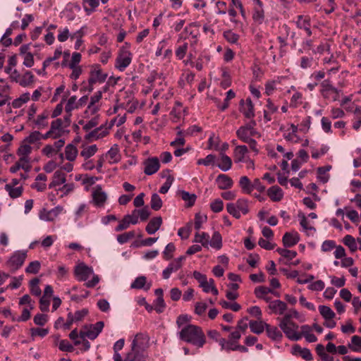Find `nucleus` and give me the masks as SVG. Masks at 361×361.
I'll return each instance as SVG.
<instances>
[{"label": "nucleus", "mask_w": 361, "mask_h": 361, "mask_svg": "<svg viewBox=\"0 0 361 361\" xmlns=\"http://www.w3.org/2000/svg\"><path fill=\"white\" fill-rule=\"evenodd\" d=\"M179 338L197 348H202L206 343V337L202 329L193 324L183 326L179 332Z\"/></svg>", "instance_id": "f257e3e1"}, {"label": "nucleus", "mask_w": 361, "mask_h": 361, "mask_svg": "<svg viewBox=\"0 0 361 361\" xmlns=\"http://www.w3.org/2000/svg\"><path fill=\"white\" fill-rule=\"evenodd\" d=\"M108 75L103 73L99 65L96 64L92 66L90 72V78L88 79V87L87 88L88 92L93 90V85L95 83L104 82Z\"/></svg>", "instance_id": "f03ea898"}, {"label": "nucleus", "mask_w": 361, "mask_h": 361, "mask_svg": "<svg viewBox=\"0 0 361 361\" xmlns=\"http://www.w3.org/2000/svg\"><path fill=\"white\" fill-rule=\"evenodd\" d=\"M281 319L279 326L288 338L293 341L301 339V335L297 331L298 326L293 322H288V318Z\"/></svg>", "instance_id": "7ed1b4c3"}, {"label": "nucleus", "mask_w": 361, "mask_h": 361, "mask_svg": "<svg viewBox=\"0 0 361 361\" xmlns=\"http://www.w3.org/2000/svg\"><path fill=\"white\" fill-rule=\"evenodd\" d=\"M104 324L103 322H97L94 324L85 325L80 331L81 338H88L89 339H95L102 332Z\"/></svg>", "instance_id": "20e7f679"}, {"label": "nucleus", "mask_w": 361, "mask_h": 361, "mask_svg": "<svg viewBox=\"0 0 361 361\" xmlns=\"http://www.w3.org/2000/svg\"><path fill=\"white\" fill-rule=\"evenodd\" d=\"M320 92L324 99L331 101H337L339 98V90L334 87L328 80L321 83Z\"/></svg>", "instance_id": "39448f33"}, {"label": "nucleus", "mask_w": 361, "mask_h": 361, "mask_svg": "<svg viewBox=\"0 0 361 361\" xmlns=\"http://www.w3.org/2000/svg\"><path fill=\"white\" fill-rule=\"evenodd\" d=\"M27 257V251L18 250L8 260L6 264L12 272L16 271L23 264Z\"/></svg>", "instance_id": "423d86ee"}, {"label": "nucleus", "mask_w": 361, "mask_h": 361, "mask_svg": "<svg viewBox=\"0 0 361 361\" xmlns=\"http://www.w3.org/2000/svg\"><path fill=\"white\" fill-rule=\"evenodd\" d=\"M131 53L126 48H122L116 59V68L120 71H124L131 63Z\"/></svg>", "instance_id": "0eeeda50"}, {"label": "nucleus", "mask_w": 361, "mask_h": 361, "mask_svg": "<svg viewBox=\"0 0 361 361\" xmlns=\"http://www.w3.org/2000/svg\"><path fill=\"white\" fill-rule=\"evenodd\" d=\"M149 336L146 334L140 333L135 335L133 340L131 347L142 353H146V350L149 347Z\"/></svg>", "instance_id": "6e6552de"}, {"label": "nucleus", "mask_w": 361, "mask_h": 361, "mask_svg": "<svg viewBox=\"0 0 361 361\" xmlns=\"http://www.w3.org/2000/svg\"><path fill=\"white\" fill-rule=\"evenodd\" d=\"M63 210L62 206H56L51 210L42 209L39 212V217L45 221H53Z\"/></svg>", "instance_id": "1a4fd4ad"}, {"label": "nucleus", "mask_w": 361, "mask_h": 361, "mask_svg": "<svg viewBox=\"0 0 361 361\" xmlns=\"http://www.w3.org/2000/svg\"><path fill=\"white\" fill-rule=\"evenodd\" d=\"M74 273L79 281H85L93 274V269L84 263H80L75 267Z\"/></svg>", "instance_id": "9d476101"}, {"label": "nucleus", "mask_w": 361, "mask_h": 361, "mask_svg": "<svg viewBox=\"0 0 361 361\" xmlns=\"http://www.w3.org/2000/svg\"><path fill=\"white\" fill-rule=\"evenodd\" d=\"M240 111L247 118H252L255 116L254 105L250 98H247L245 101L240 100Z\"/></svg>", "instance_id": "9b49d317"}, {"label": "nucleus", "mask_w": 361, "mask_h": 361, "mask_svg": "<svg viewBox=\"0 0 361 361\" xmlns=\"http://www.w3.org/2000/svg\"><path fill=\"white\" fill-rule=\"evenodd\" d=\"M92 198L95 205L102 207L105 203L107 195L100 185H97L92 192Z\"/></svg>", "instance_id": "f8f14e48"}, {"label": "nucleus", "mask_w": 361, "mask_h": 361, "mask_svg": "<svg viewBox=\"0 0 361 361\" xmlns=\"http://www.w3.org/2000/svg\"><path fill=\"white\" fill-rule=\"evenodd\" d=\"M159 161L157 157L148 159L145 162L144 172L147 175H152L159 170Z\"/></svg>", "instance_id": "ddd939ff"}, {"label": "nucleus", "mask_w": 361, "mask_h": 361, "mask_svg": "<svg viewBox=\"0 0 361 361\" xmlns=\"http://www.w3.org/2000/svg\"><path fill=\"white\" fill-rule=\"evenodd\" d=\"M256 126V121L251 120L246 125L241 126L237 131L236 135L242 141L250 137L249 133H250L252 127Z\"/></svg>", "instance_id": "4468645a"}, {"label": "nucleus", "mask_w": 361, "mask_h": 361, "mask_svg": "<svg viewBox=\"0 0 361 361\" xmlns=\"http://www.w3.org/2000/svg\"><path fill=\"white\" fill-rule=\"evenodd\" d=\"M300 240L299 234L295 232L286 233L283 236V243L286 247H291Z\"/></svg>", "instance_id": "2eb2a0df"}, {"label": "nucleus", "mask_w": 361, "mask_h": 361, "mask_svg": "<svg viewBox=\"0 0 361 361\" xmlns=\"http://www.w3.org/2000/svg\"><path fill=\"white\" fill-rule=\"evenodd\" d=\"M218 188L221 190H227L233 185V180L226 174H219L216 179Z\"/></svg>", "instance_id": "dca6fc26"}, {"label": "nucleus", "mask_w": 361, "mask_h": 361, "mask_svg": "<svg viewBox=\"0 0 361 361\" xmlns=\"http://www.w3.org/2000/svg\"><path fill=\"white\" fill-rule=\"evenodd\" d=\"M147 356L146 353H142L131 348L130 351L125 357V361H146Z\"/></svg>", "instance_id": "f3484780"}, {"label": "nucleus", "mask_w": 361, "mask_h": 361, "mask_svg": "<svg viewBox=\"0 0 361 361\" xmlns=\"http://www.w3.org/2000/svg\"><path fill=\"white\" fill-rule=\"evenodd\" d=\"M268 307L273 313L279 315L283 314L285 311L287 310V305L280 300H276L270 302Z\"/></svg>", "instance_id": "a211bd4d"}, {"label": "nucleus", "mask_w": 361, "mask_h": 361, "mask_svg": "<svg viewBox=\"0 0 361 361\" xmlns=\"http://www.w3.org/2000/svg\"><path fill=\"white\" fill-rule=\"evenodd\" d=\"M161 224L162 218L161 216L154 217L149 221L145 230L148 234L152 235L160 228Z\"/></svg>", "instance_id": "6ab92c4d"}, {"label": "nucleus", "mask_w": 361, "mask_h": 361, "mask_svg": "<svg viewBox=\"0 0 361 361\" xmlns=\"http://www.w3.org/2000/svg\"><path fill=\"white\" fill-rule=\"evenodd\" d=\"M105 156L109 159V162L110 164H115L118 162L121 159V155L119 154V149L118 145H113L106 152Z\"/></svg>", "instance_id": "aec40b11"}, {"label": "nucleus", "mask_w": 361, "mask_h": 361, "mask_svg": "<svg viewBox=\"0 0 361 361\" xmlns=\"http://www.w3.org/2000/svg\"><path fill=\"white\" fill-rule=\"evenodd\" d=\"M292 353L295 355H299L306 360H312V355L310 350L307 348H302L298 345L293 346Z\"/></svg>", "instance_id": "412c9836"}, {"label": "nucleus", "mask_w": 361, "mask_h": 361, "mask_svg": "<svg viewBox=\"0 0 361 361\" xmlns=\"http://www.w3.org/2000/svg\"><path fill=\"white\" fill-rule=\"evenodd\" d=\"M82 7L87 16H90L96 11L99 6V0H82Z\"/></svg>", "instance_id": "4be33fe9"}, {"label": "nucleus", "mask_w": 361, "mask_h": 361, "mask_svg": "<svg viewBox=\"0 0 361 361\" xmlns=\"http://www.w3.org/2000/svg\"><path fill=\"white\" fill-rule=\"evenodd\" d=\"M267 195L271 200L279 202L283 198V193L281 188L274 185L268 190Z\"/></svg>", "instance_id": "5701e85b"}, {"label": "nucleus", "mask_w": 361, "mask_h": 361, "mask_svg": "<svg viewBox=\"0 0 361 361\" xmlns=\"http://www.w3.org/2000/svg\"><path fill=\"white\" fill-rule=\"evenodd\" d=\"M248 149L245 145H238L234 150V160L235 162H242L245 161V154Z\"/></svg>", "instance_id": "b1692460"}, {"label": "nucleus", "mask_w": 361, "mask_h": 361, "mask_svg": "<svg viewBox=\"0 0 361 361\" xmlns=\"http://www.w3.org/2000/svg\"><path fill=\"white\" fill-rule=\"evenodd\" d=\"M107 134L108 130L106 129L102 130L101 128H98L87 134L85 135V139L89 141H92L94 140H97L104 137Z\"/></svg>", "instance_id": "393cba45"}, {"label": "nucleus", "mask_w": 361, "mask_h": 361, "mask_svg": "<svg viewBox=\"0 0 361 361\" xmlns=\"http://www.w3.org/2000/svg\"><path fill=\"white\" fill-rule=\"evenodd\" d=\"M221 161L217 166L223 171H227L231 169L232 160L225 153H220Z\"/></svg>", "instance_id": "a878e982"}, {"label": "nucleus", "mask_w": 361, "mask_h": 361, "mask_svg": "<svg viewBox=\"0 0 361 361\" xmlns=\"http://www.w3.org/2000/svg\"><path fill=\"white\" fill-rule=\"evenodd\" d=\"M267 324L262 321H250V328L252 332L257 334H262L267 328Z\"/></svg>", "instance_id": "bb28decb"}, {"label": "nucleus", "mask_w": 361, "mask_h": 361, "mask_svg": "<svg viewBox=\"0 0 361 361\" xmlns=\"http://www.w3.org/2000/svg\"><path fill=\"white\" fill-rule=\"evenodd\" d=\"M66 182V174L61 171H56L53 176V180L49 184V188L60 185Z\"/></svg>", "instance_id": "cd10ccee"}, {"label": "nucleus", "mask_w": 361, "mask_h": 361, "mask_svg": "<svg viewBox=\"0 0 361 361\" xmlns=\"http://www.w3.org/2000/svg\"><path fill=\"white\" fill-rule=\"evenodd\" d=\"M78 153L76 147L72 144H68L65 148V157L69 161H74L77 157Z\"/></svg>", "instance_id": "c85d7f7f"}, {"label": "nucleus", "mask_w": 361, "mask_h": 361, "mask_svg": "<svg viewBox=\"0 0 361 361\" xmlns=\"http://www.w3.org/2000/svg\"><path fill=\"white\" fill-rule=\"evenodd\" d=\"M296 24L299 28L304 29L306 31L308 36H310L312 35L309 19H307V18H303L302 16H299L298 17Z\"/></svg>", "instance_id": "c756f323"}, {"label": "nucleus", "mask_w": 361, "mask_h": 361, "mask_svg": "<svg viewBox=\"0 0 361 361\" xmlns=\"http://www.w3.org/2000/svg\"><path fill=\"white\" fill-rule=\"evenodd\" d=\"M5 190L8 192L9 196L13 198H18L21 196L23 188V186L13 187L9 185H5Z\"/></svg>", "instance_id": "7c9ffc66"}, {"label": "nucleus", "mask_w": 361, "mask_h": 361, "mask_svg": "<svg viewBox=\"0 0 361 361\" xmlns=\"http://www.w3.org/2000/svg\"><path fill=\"white\" fill-rule=\"evenodd\" d=\"M209 238V235L207 233L197 232L195 235V238L193 241L195 243H201L202 245L204 247H208Z\"/></svg>", "instance_id": "2f4dec72"}, {"label": "nucleus", "mask_w": 361, "mask_h": 361, "mask_svg": "<svg viewBox=\"0 0 361 361\" xmlns=\"http://www.w3.org/2000/svg\"><path fill=\"white\" fill-rule=\"evenodd\" d=\"M34 82V75L30 71H26L20 78L18 82L22 87H27Z\"/></svg>", "instance_id": "473e14b6"}, {"label": "nucleus", "mask_w": 361, "mask_h": 361, "mask_svg": "<svg viewBox=\"0 0 361 361\" xmlns=\"http://www.w3.org/2000/svg\"><path fill=\"white\" fill-rule=\"evenodd\" d=\"M266 330L268 336L273 340H280L282 338L281 332L276 326L267 324Z\"/></svg>", "instance_id": "72a5a7b5"}, {"label": "nucleus", "mask_w": 361, "mask_h": 361, "mask_svg": "<svg viewBox=\"0 0 361 361\" xmlns=\"http://www.w3.org/2000/svg\"><path fill=\"white\" fill-rule=\"evenodd\" d=\"M179 269H180V265L178 264L176 262H171L169 266L163 271L162 276L164 279H168L171 273L177 271Z\"/></svg>", "instance_id": "f704fd0d"}, {"label": "nucleus", "mask_w": 361, "mask_h": 361, "mask_svg": "<svg viewBox=\"0 0 361 361\" xmlns=\"http://www.w3.org/2000/svg\"><path fill=\"white\" fill-rule=\"evenodd\" d=\"M343 243L345 245L348 247L352 252H354L357 250L356 240L350 235H346L343 239Z\"/></svg>", "instance_id": "c9c22d12"}, {"label": "nucleus", "mask_w": 361, "mask_h": 361, "mask_svg": "<svg viewBox=\"0 0 361 361\" xmlns=\"http://www.w3.org/2000/svg\"><path fill=\"white\" fill-rule=\"evenodd\" d=\"M316 352L323 361H334V357L326 352L325 347L322 344L317 345Z\"/></svg>", "instance_id": "e433bc0d"}, {"label": "nucleus", "mask_w": 361, "mask_h": 361, "mask_svg": "<svg viewBox=\"0 0 361 361\" xmlns=\"http://www.w3.org/2000/svg\"><path fill=\"white\" fill-rule=\"evenodd\" d=\"M239 185L245 192L250 193L252 191V183L247 176H242L240 178Z\"/></svg>", "instance_id": "4c0bfd02"}, {"label": "nucleus", "mask_w": 361, "mask_h": 361, "mask_svg": "<svg viewBox=\"0 0 361 361\" xmlns=\"http://www.w3.org/2000/svg\"><path fill=\"white\" fill-rule=\"evenodd\" d=\"M319 310L324 319H333L336 316L334 312L328 306L320 305L319 306Z\"/></svg>", "instance_id": "58836bf2"}, {"label": "nucleus", "mask_w": 361, "mask_h": 361, "mask_svg": "<svg viewBox=\"0 0 361 361\" xmlns=\"http://www.w3.org/2000/svg\"><path fill=\"white\" fill-rule=\"evenodd\" d=\"M209 244L212 247L217 250H219L222 247V238L218 231L214 233L211 241H209Z\"/></svg>", "instance_id": "ea45409f"}, {"label": "nucleus", "mask_w": 361, "mask_h": 361, "mask_svg": "<svg viewBox=\"0 0 361 361\" xmlns=\"http://www.w3.org/2000/svg\"><path fill=\"white\" fill-rule=\"evenodd\" d=\"M348 348L354 352H361V337L353 336L351 338V343L348 344Z\"/></svg>", "instance_id": "a19ab883"}, {"label": "nucleus", "mask_w": 361, "mask_h": 361, "mask_svg": "<svg viewBox=\"0 0 361 361\" xmlns=\"http://www.w3.org/2000/svg\"><path fill=\"white\" fill-rule=\"evenodd\" d=\"M181 198L187 202L188 207H191L195 204L196 200V195L195 194H191L186 191H180V192Z\"/></svg>", "instance_id": "79ce46f5"}, {"label": "nucleus", "mask_w": 361, "mask_h": 361, "mask_svg": "<svg viewBox=\"0 0 361 361\" xmlns=\"http://www.w3.org/2000/svg\"><path fill=\"white\" fill-rule=\"evenodd\" d=\"M48 118L47 113H43L39 115L37 119L35 121V125L37 126L39 129H44L48 126V122L47 119Z\"/></svg>", "instance_id": "37998d69"}, {"label": "nucleus", "mask_w": 361, "mask_h": 361, "mask_svg": "<svg viewBox=\"0 0 361 361\" xmlns=\"http://www.w3.org/2000/svg\"><path fill=\"white\" fill-rule=\"evenodd\" d=\"M39 280L37 278H34L30 281V293L36 296H39L41 295V289L39 287Z\"/></svg>", "instance_id": "c03bdc74"}, {"label": "nucleus", "mask_w": 361, "mask_h": 361, "mask_svg": "<svg viewBox=\"0 0 361 361\" xmlns=\"http://www.w3.org/2000/svg\"><path fill=\"white\" fill-rule=\"evenodd\" d=\"M97 152V147L96 145H92L86 147L80 152V155L85 159H88L92 157Z\"/></svg>", "instance_id": "a18cd8bd"}, {"label": "nucleus", "mask_w": 361, "mask_h": 361, "mask_svg": "<svg viewBox=\"0 0 361 361\" xmlns=\"http://www.w3.org/2000/svg\"><path fill=\"white\" fill-rule=\"evenodd\" d=\"M150 206L154 211H158L162 207V200L157 193H154L151 197Z\"/></svg>", "instance_id": "49530a36"}, {"label": "nucleus", "mask_w": 361, "mask_h": 361, "mask_svg": "<svg viewBox=\"0 0 361 361\" xmlns=\"http://www.w3.org/2000/svg\"><path fill=\"white\" fill-rule=\"evenodd\" d=\"M32 152V147L30 146L29 143L25 142V141L23 140L22 142L21 145L18 149L17 154L18 156H24V157H29V154Z\"/></svg>", "instance_id": "de8ad7c7"}, {"label": "nucleus", "mask_w": 361, "mask_h": 361, "mask_svg": "<svg viewBox=\"0 0 361 361\" xmlns=\"http://www.w3.org/2000/svg\"><path fill=\"white\" fill-rule=\"evenodd\" d=\"M65 128L63 123L61 119L58 118L52 121L50 129L53 130L55 134H59V137L61 135L62 129Z\"/></svg>", "instance_id": "09e8293b"}, {"label": "nucleus", "mask_w": 361, "mask_h": 361, "mask_svg": "<svg viewBox=\"0 0 361 361\" xmlns=\"http://www.w3.org/2000/svg\"><path fill=\"white\" fill-rule=\"evenodd\" d=\"M276 252L283 257L288 260H291L295 258L297 255V252L294 250H290L284 248H278Z\"/></svg>", "instance_id": "8fccbe9b"}, {"label": "nucleus", "mask_w": 361, "mask_h": 361, "mask_svg": "<svg viewBox=\"0 0 361 361\" xmlns=\"http://www.w3.org/2000/svg\"><path fill=\"white\" fill-rule=\"evenodd\" d=\"M331 169V166L327 167H319L317 169L318 179L323 183H326L329 180V176L326 173Z\"/></svg>", "instance_id": "3c124183"}, {"label": "nucleus", "mask_w": 361, "mask_h": 361, "mask_svg": "<svg viewBox=\"0 0 361 361\" xmlns=\"http://www.w3.org/2000/svg\"><path fill=\"white\" fill-rule=\"evenodd\" d=\"M252 18L256 23H257L259 24L262 23L264 18V10H263L262 6V7L258 6L255 8Z\"/></svg>", "instance_id": "603ef678"}, {"label": "nucleus", "mask_w": 361, "mask_h": 361, "mask_svg": "<svg viewBox=\"0 0 361 361\" xmlns=\"http://www.w3.org/2000/svg\"><path fill=\"white\" fill-rule=\"evenodd\" d=\"M219 137L215 136L214 133H212L208 140V149H214L215 150H219Z\"/></svg>", "instance_id": "864d4df0"}, {"label": "nucleus", "mask_w": 361, "mask_h": 361, "mask_svg": "<svg viewBox=\"0 0 361 361\" xmlns=\"http://www.w3.org/2000/svg\"><path fill=\"white\" fill-rule=\"evenodd\" d=\"M32 309V307H30V309L23 308L21 316L19 317H12V322H25L28 320L30 317V310Z\"/></svg>", "instance_id": "5fc2aeb1"}, {"label": "nucleus", "mask_w": 361, "mask_h": 361, "mask_svg": "<svg viewBox=\"0 0 361 361\" xmlns=\"http://www.w3.org/2000/svg\"><path fill=\"white\" fill-rule=\"evenodd\" d=\"M40 262L39 261H33L30 262L25 269L26 273L37 274L40 269Z\"/></svg>", "instance_id": "6e6d98bb"}, {"label": "nucleus", "mask_w": 361, "mask_h": 361, "mask_svg": "<svg viewBox=\"0 0 361 361\" xmlns=\"http://www.w3.org/2000/svg\"><path fill=\"white\" fill-rule=\"evenodd\" d=\"M79 108L78 103L77 102V97L75 96L71 97L67 102L65 106L66 112H71L73 109Z\"/></svg>", "instance_id": "4d7b16f0"}, {"label": "nucleus", "mask_w": 361, "mask_h": 361, "mask_svg": "<svg viewBox=\"0 0 361 361\" xmlns=\"http://www.w3.org/2000/svg\"><path fill=\"white\" fill-rule=\"evenodd\" d=\"M176 247L175 245L172 243H169L166 247L164 251L163 252L164 258L166 260H169L173 257V252L175 251Z\"/></svg>", "instance_id": "13d9d810"}, {"label": "nucleus", "mask_w": 361, "mask_h": 361, "mask_svg": "<svg viewBox=\"0 0 361 361\" xmlns=\"http://www.w3.org/2000/svg\"><path fill=\"white\" fill-rule=\"evenodd\" d=\"M16 163L25 171H29L31 169L29 157L20 156V159Z\"/></svg>", "instance_id": "bf43d9fd"}, {"label": "nucleus", "mask_w": 361, "mask_h": 361, "mask_svg": "<svg viewBox=\"0 0 361 361\" xmlns=\"http://www.w3.org/2000/svg\"><path fill=\"white\" fill-rule=\"evenodd\" d=\"M41 140V133L39 131L32 132L24 140L29 144H34Z\"/></svg>", "instance_id": "052dcab7"}, {"label": "nucleus", "mask_w": 361, "mask_h": 361, "mask_svg": "<svg viewBox=\"0 0 361 361\" xmlns=\"http://www.w3.org/2000/svg\"><path fill=\"white\" fill-rule=\"evenodd\" d=\"M224 37L230 43L235 44L238 41L239 35L231 30H227L224 32Z\"/></svg>", "instance_id": "680f3d73"}, {"label": "nucleus", "mask_w": 361, "mask_h": 361, "mask_svg": "<svg viewBox=\"0 0 361 361\" xmlns=\"http://www.w3.org/2000/svg\"><path fill=\"white\" fill-rule=\"evenodd\" d=\"M135 237V232L130 231L128 233H124L117 236V240L119 243L123 244L127 243L130 239H132Z\"/></svg>", "instance_id": "e2e57ef3"}, {"label": "nucleus", "mask_w": 361, "mask_h": 361, "mask_svg": "<svg viewBox=\"0 0 361 361\" xmlns=\"http://www.w3.org/2000/svg\"><path fill=\"white\" fill-rule=\"evenodd\" d=\"M272 292V289L265 286H259L255 288V294L257 298H262L263 295H267Z\"/></svg>", "instance_id": "0e129e2a"}, {"label": "nucleus", "mask_w": 361, "mask_h": 361, "mask_svg": "<svg viewBox=\"0 0 361 361\" xmlns=\"http://www.w3.org/2000/svg\"><path fill=\"white\" fill-rule=\"evenodd\" d=\"M154 310L158 313H161L164 312L166 305L164 300L163 297H157V300L154 301Z\"/></svg>", "instance_id": "69168bd1"}, {"label": "nucleus", "mask_w": 361, "mask_h": 361, "mask_svg": "<svg viewBox=\"0 0 361 361\" xmlns=\"http://www.w3.org/2000/svg\"><path fill=\"white\" fill-rule=\"evenodd\" d=\"M235 206L239 212H241L243 214H246L248 212V205L246 200L239 199L237 201Z\"/></svg>", "instance_id": "338daca9"}, {"label": "nucleus", "mask_w": 361, "mask_h": 361, "mask_svg": "<svg viewBox=\"0 0 361 361\" xmlns=\"http://www.w3.org/2000/svg\"><path fill=\"white\" fill-rule=\"evenodd\" d=\"M191 232V223H189L186 226L179 228L178 235L183 239H187L190 236Z\"/></svg>", "instance_id": "774afa93"}]
</instances>
